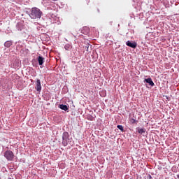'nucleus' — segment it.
I'll use <instances>...</instances> for the list:
<instances>
[{"label": "nucleus", "instance_id": "obj_10", "mask_svg": "<svg viewBox=\"0 0 179 179\" xmlns=\"http://www.w3.org/2000/svg\"><path fill=\"white\" fill-rule=\"evenodd\" d=\"M12 45V41H7L4 43V46L6 47V48H9Z\"/></svg>", "mask_w": 179, "mask_h": 179}, {"label": "nucleus", "instance_id": "obj_12", "mask_svg": "<svg viewBox=\"0 0 179 179\" xmlns=\"http://www.w3.org/2000/svg\"><path fill=\"white\" fill-rule=\"evenodd\" d=\"M87 120H88V121H94V117H93L92 115H88L87 117Z\"/></svg>", "mask_w": 179, "mask_h": 179}, {"label": "nucleus", "instance_id": "obj_9", "mask_svg": "<svg viewBox=\"0 0 179 179\" xmlns=\"http://www.w3.org/2000/svg\"><path fill=\"white\" fill-rule=\"evenodd\" d=\"M59 108H61V110H64V111H67V110H69V108H68V106L66 105H59Z\"/></svg>", "mask_w": 179, "mask_h": 179}, {"label": "nucleus", "instance_id": "obj_18", "mask_svg": "<svg viewBox=\"0 0 179 179\" xmlns=\"http://www.w3.org/2000/svg\"><path fill=\"white\" fill-rule=\"evenodd\" d=\"M53 1H58V0H53Z\"/></svg>", "mask_w": 179, "mask_h": 179}, {"label": "nucleus", "instance_id": "obj_8", "mask_svg": "<svg viewBox=\"0 0 179 179\" xmlns=\"http://www.w3.org/2000/svg\"><path fill=\"white\" fill-rule=\"evenodd\" d=\"M38 62L39 65H43L44 64V57L38 56Z\"/></svg>", "mask_w": 179, "mask_h": 179}, {"label": "nucleus", "instance_id": "obj_6", "mask_svg": "<svg viewBox=\"0 0 179 179\" xmlns=\"http://www.w3.org/2000/svg\"><path fill=\"white\" fill-rule=\"evenodd\" d=\"M144 82H146V83H148L150 86H155V83H153V80H152V78H145L144 80Z\"/></svg>", "mask_w": 179, "mask_h": 179}, {"label": "nucleus", "instance_id": "obj_11", "mask_svg": "<svg viewBox=\"0 0 179 179\" xmlns=\"http://www.w3.org/2000/svg\"><path fill=\"white\" fill-rule=\"evenodd\" d=\"M137 131L138 134H140L141 135H142V134H145V132H146V130L145 129H141V128H137Z\"/></svg>", "mask_w": 179, "mask_h": 179}, {"label": "nucleus", "instance_id": "obj_1", "mask_svg": "<svg viewBox=\"0 0 179 179\" xmlns=\"http://www.w3.org/2000/svg\"><path fill=\"white\" fill-rule=\"evenodd\" d=\"M42 15L43 12H41V10L39 8L34 7L31 8L29 17H31V19H40Z\"/></svg>", "mask_w": 179, "mask_h": 179}, {"label": "nucleus", "instance_id": "obj_16", "mask_svg": "<svg viewBox=\"0 0 179 179\" xmlns=\"http://www.w3.org/2000/svg\"><path fill=\"white\" fill-rule=\"evenodd\" d=\"M89 2H90V0H87V5H89Z\"/></svg>", "mask_w": 179, "mask_h": 179}, {"label": "nucleus", "instance_id": "obj_17", "mask_svg": "<svg viewBox=\"0 0 179 179\" xmlns=\"http://www.w3.org/2000/svg\"><path fill=\"white\" fill-rule=\"evenodd\" d=\"M97 11H98V13H100V10L98 9Z\"/></svg>", "mask_w": 179, "mask_h": 179}, {"label": "nucleus", "instance_id": "obj_13", "mask_svg": "<svg viewBox=\"0 0 179 179\" xmlns=\"http://www.w3.org/2000/svg\"><path fill=\"white\" fill-rule=\"evenodd\" d=\"M117 128H118V129H120L122 132H124V127L122 125H117Z\"/></svg>", "mask_w": 179, "mask_h": 179}, {"label": "nucleus", "instance_id": "obj_5", "mask_svg": "<svg viewBox=\"0 0 179 179\" xmlns=\"http://www.w3.org/2000/svg\"><path fill=\"white\" fill-rule=\"evenodd\" d=\"M126 45H127V47H131V48H135L137 46V44L136 42H131L129 41H128L126 43Z\"/></svg>", "mask_w": 179, "mask_h": 179}, {"label": "nucleus", "instance_id": "obj_3", "mask_svg": "<svg viewBox=\"0 0 179 179\" xmlns=\"http://www.w3.org/2000/svg\"><path fill=\"white\" fill-rule=\"evenodd\" d=\"M62 143L64 145V146H66V145H68V143L69 142V133L68 132H64L63 133V136H62Z\"/></svg>", "mask_w": 179, "mask_h": 179}, {"label": "nucleus", "instance_id": "obj_7", "mask_svg": "<svg viewBox=\"0 0 179 179\" xmlns=\"http://www.w3.org/2000/svg\"><path fill=\"white\" fill-rule=\"evenodd\" d=\"M129 124L133 125V124H138V120L136 119H134L131 117H129Z\"/></svg>", "mask_w": 179, "mask_h": 179}, {"label": "nucleus", "instance_id": "obj_4", "mask_svg": "<svg viewBox=\"0 0 179 179\" xmlns=\"http://www.w3.org/2000/svg\"><path fill=\"white\" fill-rule=\"evenodd\" d=\"M35 89L39 92H41V81H40L38 79L36 80Z\"/></svg>", "mask_w": 179, "mask_h": 179}, {"label": "nucleus", "instance_id": "obj_14", "mask_svg": "<svg viewBox=\"0 0 179 179\" xmlns=\"http://www.w3.org/2000/svg\"><path fill=\"white\" fill-rule=\"evenodd\" d=\"M90 47H92V45H85V50H86V51H89V48Z\"/></svg>", "mask_w": 179, "mask_h": 179}, {"label": "nucleus", "instance_id": "obj_15", "mask_svg": "<svg viewBox=\"0 0 179 179\" xmlns=\"http://www.w3.org/2000/svg\"><path fill=\"white\" fill-rule=\"evenodd\" d=\"M147 178H148V179H152V176L148 175Z\"/></svg>", "mask_w": 179, "mask_h": 179}, {"label": "nucleus", "instance_id": "obj_2", "mask_svg": "<svg viewBox=\"0 0 179 179\" xmlns=\"http://www.w3.org/2000/svg\"><path fill=\"white\" fill-rule=\"evenodd\" d=\"M4 157H6L8 161L12 162L15 158V155L13 154V152L7 150L4 152Z\"/></svg>", "mask_w": 179, "mask_h": 179}]
</instances>
